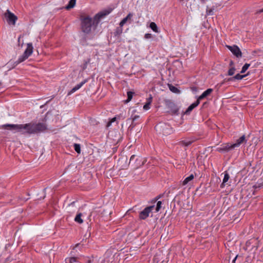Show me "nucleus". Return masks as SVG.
Wrapping results in <instances>:
<instances>
[{"instance_id":"obj_1","label":"nucleus","mask_w":263,"mask_h":263,"mask_svg":"<svg viewBox=\"0 0 263 263\" xmlns=\"http://www.w3.org/2000/svg\"><path fill=\"white\" fill-rule=\"evenodd\" d=\"M3 129L15 130L23 135L35 134L44 132L47 129L46 124L44 123H29L25 124H7L2 126Z\"/></svg>"},{"instance_id":"obj_2","label":"nucleus","mask_w":263,"mask_h":263,"mask_svg":"<svg viewBox=\"0 0 263 263\" xmlns=\"http://www.w3.org/2000/svg\"><path fill=\"white\" fill-rule=\"evenodd\" d=\"M111 9L105 10L96 14L93 18L89 16L81 15L80 17L81 29L85 34L91 33L92 29L96 30L101 18L109 14Z\"/></svg>"},{"instance_id":"obj_3","label":"nucleus","mask_w":263,"mask_h":263,"mask_svg":"<svg viewBox=\"0 0 263 263\" xmlns=\"http://www.w3.org/2000/svg\"><path fill=\"white\" fill-rule=\"evenodd\" d=\"M155 129L157 134L163 136H167L172 132V128L171 126L164 122H160L157 124L155 126Z\"/></svg>"},{"instance_id":"obj_4","label":"nucleus","mask_w":263,"mask_h":263,"mask_svg":"<svg viewBox=\"0 0 263 263\" xmlns=\"http://www.w3.org/2000/svg\"><path fill=\"white\" fill-rule=\"evenodd\" d=\"M33 48L32 43H28L27 47L25 50L24 53L18 58L16 61L13 63L12 68L15 67L18 64L23 62L27 59H28V58L32 54L33 52Z\"/></svg>"},{"instance_id":"obj_5","label":"nucleus","mask_w":263,"mask_h":263,"mask_svg":"<svg viewBox=\"0 0 263 263\" xmlns=\"http://www.w3.org/2000/svg\"><path fill=\"white\" fill-rule=\"evenodd\" d=\"M4 18L9 25H12L15 24L16 21L17 20V17L8 9L4 13Z\"/></svg>"},{"instance_id":"obj_6","label":"nucleus","mask_w":263,"mask_h":263,"mask_svg":"<svg viewBox=\"0 0 263 263\" xmlns=\"http://www.w3.org/2000/svg\"><path fill=\"white\" fill-rule=\"evenodd\" d=\"M165 103L167 108L170 109L172 114L175 115H179V108L174 102L170 100H166L165 101Z\"/></svg>"},{"instance_id":"obj_7","label":"nucleus","mask_w":263,"mask_h":263,"mask_svg":"<svg viewBox=\"0 0 263 263\" xmlns=\"http://www.w3.org/2000/svg\"><path fill=\"white\" fill-rule=\"evenodd\" d=\"M154 208V205H151L145 208L142 211L140 212L139 218L143 220L147 218L148 217L149 213L152 211Z\"/></svg>"},{"instance_id":"obj_8","label":"nucleus","mask_w":263,"mask_h":263,"mask_svg":"<svg viewBox=\"0 0 263 263\" xmlns=\"http://www.w3.org/2000/svg\"><path fill=\"white\" fill-rule=\"evenodd\" d=\"M235 148L233 144L226 143L221 145L220 147H217L216 151L220 153H227Z\"/></svg>"},{"instance_id":"obj_9","label":"nucleus","mask_w":263,"mask_h":263,"mask_svg":"<svg viewBox=\"0 0 263 263\" xmlns=\"http://www.w3.org/2000/svg\"><path fill=\"white\" fill-rule=\"evenodd\" d=\"M228 48L232 52V53L238 58L242 57V52L240 48L237 45L227 46Z\"/></svg>"},{"instance_id":"obj_10","label":"nucleus","mask_w":263,"mask_h":263,"mask_svg":"<svg viewBox=\"0 0 263 263\" xmlns=\"http://www.w3.org/2000/svg\"><path fill=\"white\" fill-rule=\"evenodd\" d=\"M200 103V102L199 100H197L194 103H192L191 105H190L187 109L185 110V112H183V115H189L191 112V111L196 107H197L199 104Z\"/></svg>"},{"instance_id":"obj_11","label":"nucleus","mask_w":263,"mask_h":263,"mask_svg":"<svg viewBox=\"0 0 263 263\" xmlns=\"http://www.w3.org/2000/svg\"><path fill=\"white\" fill-rule=\"evenodd\" d=\"M247 140L246 139L245 135H242L238 139L236 140L235 143L233 144L234 147H238L241 144L246 143Z\"/></svg>"},{"instance_id":"obj_12","label":"nucleus","mask_w":263,"mask_h":263,"mask_svg":"<svg viewBox=\"0 0 263 263\" xmlns=\"http://www.w3.org/2000/svg\"><path fill=\"white\" fill-rule=\"evenodd\" d=\"M213 90L212 88H208L205 91H204L198 98V100L200 101V100L204 99L209 96L212 92H213Z\"/></svg>"},{"instance_id":"obj_13","label":"nucleus","mask_w":263,"mask_h":263,"mask_svg":"<svg viewBox=\"0 0 263 263\" xmlns=\"http://www.w3.org/2000/svg\"><path fill=\"white\" fill-rule=\"evenodd\" d=\"M247 76V74L241 75L239 73H237L235 76H234L232 78H229L228 79V81H233L234 80H241L243 78H244L245 77H246Z\"/></svg>"},{"instance_id":"obj_14","label":"nucleus","mask_w":263,"mask_h":263,"mask_svg":"<svg viewBox=\"0 0 263 263\" xmlns=\"http://www.w3.org/2000/svg\"><path fill=\"white\" fill-rule=\"evenodd\" d=\"M87 82V80L85 79L84 81H83L82 82H81L79 84H78L77 85H76L70 91L71 93H73L80 89L86 82Z\"/></svg>"},{"instance_id":"obj_15","label":"nucleus","mask_w":263,"mask_h":263,"mask_svg":"<svg viewBox=\"0 0 263 263\" xmlns=\"http://www.w3.org/2000/svg\"><path fill=\"white\" fill-rule=\"evenodd\" d=\"M194 140H190L189 139H185L182 140L179 142V144L182 146H189L193 142Z\"/></svg>"},{"instance_id":"obj_16","label":"nucleus","mask_w":263,"mask_h":263,"mask_svg":"<svg viewBox=\"0 0 263 263\" xmlns=\"http://www.w3.org/2000/svg\"><path fill=\"white\" fill-rule=\"evenodd\" d=\"M133 15L132 13H128V14L120 22L119 24L120 26L122 27L126 23L128 20H130L132 18Z\"/></svg>"},{"instance_id":"obj_17","label":"nucleus","mask_w":263,"mask_h":263,"mask_svg":"<svg viewBox=\"0 0 263 263\" xmlns=\"http://www.w3.org/2000/svg\"><path fill=\"white\" fill-rule=\"evenodd\" d=\"M229 178H230L229 174H228V173L227 171L225 172L222 183L220 185V187L221 188H222L224 186V185H225L224 184L228 182Z\"/></svg>"},{"instance_id":"obj_18","label":"nucleus","mask_w":263,"mask_h":263,"mask_svg":"<svg viewBox=\"0 0 263 263\" xmlns=\"http://www.w3.org/2000/svg\"><path fill=\"white\" fill-rule=\"evenodd\" d=\"M76 0H70L68 5L65 7V9L69 10L73 8L76 5Z\"/></svg>"},{"instance_id":"obj_19","label":"nucleus","mask_w":263,"mask_h":263,"mask_svg":"<svg viewBox=\"0 0 263 263\" xmlns=\"http://www.w3.org/2000/svg\"><path fill=\"white\" fill-rule=\"evenodd\" d=\"M168 87L170 90L174 93H179L180 92V91L179 89H178L177 87H176L175 86H173L172 84H168Z\"/></svg>"},{"instance_id":"obj_20","label":"nucleus","mask_w":263,"mask_h":263,"mask_svg":"<svg viewBox=\"0 0 263 263\" xmlns=\"http://www.w3.org/2000/svg\"><path fill=\"white\" fill-rule=\"evenodd\" d=\"M139 118V116L135 115L134 117L132 118V122L131 124L130 125L129 128L132 130L133 128L135 127L136 125V123H135V121Z\"/></svg>"},{"instance_id":"obj_21","label":"nucleus","mask_w":263,"mask_h":263,"mask_svg":"<svg viewBox=\"0 0 263 263\" xmlns=\"http://www.w3.org/2000/svg\"><path fill=\"white\" fill-rule=\"evenodd\" d=\"M194 179L193 174H191L189 176L185 178L182 182V185H185L187 184L190 181Z\"/></svg>"},{"instance_id":"obj_22","label":"nucleus","mask_w":263,"mask_h":263,"mask_svg":"<svg viewBox=\"0 0 263 263\" xmlns=\"http://www.w3.org/2000/svg\"><path fill=\"white\" fill-rule=\"evenodd\" d=\"M82 215V214L81 213H79V214H78L74 218L75 221L79 223H80V224L82 223L83 222V220L81 218Z\"/></svg>"},{"instance_id":"obj_23","label":"nucleus","mask_w":263,"mask_h":263,"mask_svg":"<svg viewBox=\"0 0 263 263\" xmlns=\"http://www.w3.org/2000/svg\"><path fill=\"white\" fill-rule=\"evenodd\" d=\"M149 27L151 28L155 32H159L158 27L156 24L154 22H152L150 23Z\"/></svg>"},{"instance_id":"obj_24","label":"nucleus","mask_w":263,"mask_h":263,"mask_svg":"<svg viewBox=\"0 0 263 263\" xmlns=\"http://www.w3.org/2000/svg\"><path fill=\"white\" fill-rule=\"evenodd\" d=\"M134 94V92H132V91H129L127 92V100H126L125 101V102L126 103L129 102V101H131V100L133 98V95Z\"/></svg>"},{"instance_id":"obj_25","label":"nucleus","mask_w":263,"mask_h":263,"mask_svg":"<svg viewBox=\"0 0 263 263\" xmlns=\"http://www.w3.org/2000/svg\"><path fill=\"white\" fill-rule=\"evenodd\" d=\"M122 28L120 26V27H117L114 32L115 36L120 35L122 33Z\"/></svg>"},{"instance_id":"obj_26","label":"nucleus","mask_w":263,"mask_h":263,"mask_svg":"<svg viewBox=\"0 0 263 263\" xmlns=\"http://www.w3.org/2000/svg\"><path fill=\"white\" fill-rule=\"evenodd\" d=\"M137 160V156L135 155H132L130 157L129 164L134 165L136 163V161Z\"/></svg>"},{"instance_id":"obj_27","label":"nucleus","mask_w":263,"mask_h":263,"mask_svg":"<svg viewBox=\"0 0 263 263\" xmlns=\"http://www.w3.org/2000/svg\"><path fill=\"white\" fill-rule=\"evenodd\" d=\"M250 64H248V63H246L243 66V67H242V69H241V70L240 71V73H245L247 70V69L249 68V67H250Z\"/></svg>"},{"instance_id":"obj_28","label":"nucleus","mask_w":263,"mask_h":263,"mask_svg":"<svg viewBox=\"0 0 263 263\" xmlns=\"http://www.w3.org/2000/svg\"><path fill=\"white\" fill-rule=\"evenodd\" d=\"M214 7L209 8L208 7L206 8V14L208 15H212L214 14Z\"/></svg>"},{"instance_id":"obj_29","label":"nucleus","mask_w":263,"mask_h":263,"mask_svg":"<svg viewBox=\"0 0 263 263\" xmlns=\"http://www.w3.org/2000/svg\"><path fill=\"white\" fill-rule=\"evenodd\" d=\"M73 146H74V148L75 151L77 153L80 154L81 153V146H80V145L79 144L74 143Z\"/></svg>"},{"instance_id":"obj_30","label":"nucleus","mask_w":263,"mask_h":263,"mask_svg":"<svg viewBox=\"0 0 263 263\" xmlns=\"http://www.w3.org/2000/svg\"><path fill=\"white\" fill-rule=\"evenodd\" d=\"M90 58L87 59L86 60L84 61V64L82 66V69L83 70L86 69L87 67V65L90 63Z\"/></svg>"},{"instance_id":"obj_31","label":"nucleus","mask_w":263,"mask_h":263,"mask_svg":"<svg viewBox=\"0 0 263 263\" xmlns=\"http://www.w3.org/2000/svg\"><path fill=\"white\" fill-rule=\"evenodd\" d=\"M235 70L234 67H231L228 70V75L230 76H233L234 74Z\"/></svg>"},{"instance_id":"obj_32","label":"nucleus","mask_w":263,"mask_h":263,"mask_svg":"<svg viewBox=\"0 0 263 263\" xmlns=\"http://www.w3.org/2000/svg\"><path fill=\"white\" fill-rule=\"evenodd\" d=\"M162 202L161 201H159L156 205V207L155 208V212H158L160 209L161 208Z\"/></svg>"},{"instance_id":"obj_33","label":"nucleus","mask_w":263,"mask_h":263,"mask_svg":"<svg viewBox=\"0 0 263 263\" xmlns=\"http://www.w3.org/2000/svg\"><path fill=\"white\" fill-rule=\"evenodd\" d=\"M151 104V101H147V103L144 105L143 109L145 110H147L150 108V105Z\"/></svg>"},{"instance_id":"obj_34","label":"nucleus","mask_w":263,"mask_h":263,"mask_svg":"<svg viewBox=\"0 0 263 263\" xmlns=\"http://www.w3.org/2000/svg\"><path fill=\"white\" fill-rule=\"evenodd\" d=\"M116 120V117L112 118L109 121H108L106 124V127H109L112 122H114Z\"/></svg>"},{"instance_id":"obj_35","label":"nucleus","mask_w":263,"mask_h":263,"mask_svg":"<svg viewBox=\"0 0 263 263\" xmlns=\"http://www.w3.org/2000/svg\"><path fill=\"white\" fill-rule=\"evenodd\" d=\"M152 37V35L151 33H146L144 35V38L146 39H151Z\"/></svg>"},{"instance_id":"obj_36","label":"nucleus","mask_w":263,"mask_h":263,"mask_svg":"<svg viewBox=\"0 0 263 263\" xmlns=\"http://www.w3.org/2000/svg\"><path fill=\"white\" fill-rule=\"evenodd\" d=\"M115 135H118V137L116 139H114L115 141H117V142H118L119 139H120V134L118 132H115Z\"/></svg>"},{"instance_id":"obj_37","label":"nucleus","mask_w":263,"mask_h":263,"mask_svg":"<svg viewBox=\"0 0 263 263\" xmlns=\"http://www.w3.org/2000/svg\"><path fill=\"white\" fill-rule=\"evenodd\" d=\"M262 12H263V8L257 10L256 12V14L261 13Z\"/></svg>"},{"instance_id":"obj_38","label":"nucleus","mask_w":263,"mask_h":263,"mask_svg":"<svg viewBox=\"0 0 263 263\" xmlns=\"http://www.w3.org/2000/svg\"><path fill=\"white\" fill-rule=\"evenodd\" d=\"M234 64V62H233V61H232V60H231V61H230V64H229L230 66H231V67H233Z\"/></svg>"},{"instance_id":"obj_39","label":"nucleus","mask_w":263,"mask_h":263,"mask_svg":"<svg viewBox=\"0 0 263 263\" xmlns=\"http://www.w3.org/2000/svg\"><path fill=\"white\" fill-rule=\"evenodd\" d=\"M237 257H238V255H237L235 256V257L233 259V260H232V263H235V261H236V259H237Z\"/></svg>"},{"instance_id":"obj_40","label":"nucleus","mask_w":263,"mask_h":263,"mask_svg":"<svg viewBox=\"0 0 263 263\" xmlns=\"http://www.w3.org/2000/svg\"><path fill=\"white\" fill-rule=\"evenodd\" d=\"M161 196H162L161 195H158L157 197H156V200H158V199H159L160 198H161Z\"/></svg>"},{"instance_id":"obj_41","label":"nucleus","mask_w":263,"mask_h":263,"mask_svg":"<svg viewBox=\"0 0 263 263\" xmlns=\"http://www.w3.org/2000/svg\"><path fill=\"white\" fill-rule=\"evenodd\" d=\"M191 89L193 90H197V88L196 87H193L191 88Z\"/></svg>"},{"instance_id":"obj_42","label":"nucleus","mask_w":263,"mask_h":263,"mask_svg":"<svg viewBox=\"0 0 263 263\" xmlns=\"http://www.w3.org/2000/svg\"><path fill=\"white\" fill-rule=\"evenodd\" d=\"M152 101V98L151 97H149V98H148V100H147V101Z\"/></svg>"},{"instance_id":"obj_43","label":"nucleus","mask_w":263,"mask_h":263,"mask_svg":"<svg viewBox=\"0 0 263 263\" xmlns=\"http://www.w3.org/2000/svg\"><path fill=\"white\" fill-rule=\"evenodd\" d=\"M112 133H111L110 135H109V139H111V138L110 137H111V136H112Z\"/></svg>"},{"instance_id":"obj_44","label":"nucleus","mask_w":263,"mask_h":263,"mask_svg":"<svg viewBox=\"0 0 263 263\" xmlns=\"http://www.w3.org/2000/svg\"><path fill=\"white\" fill-rule=\"evenodd\" d=\"M12 63V62L11 61H10L8 63V65H10Z\"/></svg>"},{"instance_id":"obj_45","label":"nucleus","mask_w":263,"mask_h":263,"mask_svg":"<svg viewBox=\"0 0 263 263\" xmlns=\"http://www.w3.org/2000/svg\"><path fill=\"white\" fill-rule=\"evenodd\" d=\"M29 199V198H24L23 199V200H24L25 201H27L28 199Z\"/></svg>"},{"instance_id":"obj_46","label":"nucleus","mask_w":263,"mask_h":263,"mask_svg":"<svg viewBox=\"0 0 263 263\" xmlns=\"http://www.w3.org/2000/svg\"><path fill=\"white\" fill-rule=\"evenodd\" d=\"M203 3H205L206 0H201Z\"/></svg>"},{"instance_id":"obj_47","label":"nucleus","mask_w":263,"mask_h":263,"mask_svg":"<svg viewBox=\"0 0 263 263\" xmlns=\"http://www.w3.org/2000/svg\"><path fill=\"white\" fill-rule=\"evenodd\" d=\"M131 120V118H128V119L127 120V121H129V120Z\"/></svg>"},{"instance_id":"obj_48","label":"nucleus","mask_w":263,"mask_h":263,"mask_svg":"<svg viewBox=\"0 0 263 263\" xmlns=\"http://www.w3.org/2000/svg\"><path fill=\"white\" fill-rule=\"evenodd\" d=\"M46 190V188H45V189H44L43 191L44 193H45V191Z\"/></svg>"},{"instance_id":"obj_49","label":"nucleus","mask_w":263,"mask_h":263,"mask_svg":"<svg viewBox=\"0 0 263 263\" xmlns=\"http://www.w3.org/2000/svg\"><path fill=\"white\" fill-rule=\"evenodd\" d=\"M74 203V202H72L70 205H72Z\"/></svg>"},{"instance_id":"obj_50","label":"nucleus","mask_w":263,"mask_h":263,"mask_svg":"<svg viewBox=\"0 0 263 263\" xmlns=\"http://www.w3.org/2000/svg\"><path fill=\"white\" fill-rule=\"evenodd\" d=\"M179 2H182L183 0H178Z\"/></svg>"},{"instance_id":"obj_51","label":"nucleus","mask_w":263,"mask_h":263,"mask_svg":"<svg viewBox=\"0 0 263 263\" xmlns=\"http://www.w3.org/2000/svg\"><path fill=\"white\" fill-rule=\"evenodd\" d=\"M205 104H206V102H204V103L203 104V105H205Z\"/></svg>"},{"instance_id":"obj_52","label":"nucleus","mask_w":263,"mask_h":263,"mask_svg":"<svg viewBox=\"0 0 263 263\" xmlns=\"http://www.w3.org/2000/svg\"><path fill=\"white\" fill-rule=\"evenodd\" d=\"M205 104H206V102H204V103L203 104V105H205Z\"/></svg>"},{"instance_id":"obj_53","label":"nucleus","mask_w":263,"mask_h":263,"mask_svg":"<svg viewBox=\"0 0 263 263\" xmlns=\"http://www.w3.org/2000/svg\"><path fill=\"white\" fill-rule=\"evenodd\" d=\"M27 195H28V196H30V194H29V193H28Z\"/></svg>"},{"instance_id":"obj_54","label":"nucleus","mask_w":263,"mask_h":263,"mask_svg":"<svg viewBox=\"0 0 263 263\" xmlns=\"http://www.w3.org/2000/svg\"><path fill=\"white\" fill-rule=\"evenodd\" d=\"M1 84V83H0V85Z\"/></svg>"}]
</instances>
